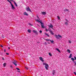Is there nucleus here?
Wrapping results in <instances>:
<instances>
[{"mask_svg": "<svg viewBox=\"0 0 76 76\" xmlns=\"http://www.w3.org/2000/svg\"><path fill=\"white\" fill-rule=\"evenodd\" d=\"M43 65H44V66H45V68L46 70H48V68L49 67V66H48V65L46 63H45L44 62L43 63Z\"/></svg>", "mask_w": 76, "mask_h": 76, "instance_id": "obj_1", "label": "nucleus"}, {"mask_svg": "<svg viewBox=\"0 0 76 76\" xmlns=\"http://www.w3.org/2000/svg\"><path fill=\"white\" fill-rule=\"evenodd\" d=\"M36 21H37V22H39L41 24V26H42V28H44V23H42V22H41V21H39L38 19H36Z\"/></svg>", "mask_w": 76, "mask_h": 76, "instance_id": "obj_2", "label": "nucleus"}, {"mask_svg": "<svg viewBox=\"0 0 76 76\" xmlns=\"http://www.w3.org/2000/svg\"><path fill=\"white\" fill-rule=\"evenodd\" d=\"M26 11H27V12H32V11H31V9H30L29 7H26Z\"/></svg>", "mask_w": 76, "mask_h": 76, "instance_id": "obj_3", "label": "nucleus"}, {"mask_svg": "<svg viewBox=\"0 0 76 76\" xmlns=\"http://www.w3.org/2000/svg\"><path fill=\"white\" fill-rule=\"evenodd\" d=\"M9 2L10 3L11 5V9H15V8L13 5L12 4V2L10 1V2Z\"/></svg>", "mask_w": 76, "mask_h": 76, "instance_id": "obj_4", "label": "nucleus"}, {"mask_svg": "<svg viewBox=\"0 0 76 76\" xmlns=\"http://www.w3.org/2000/svg\"><path fill=\"white\" fill-rule=\"evenodd\" d=\"M12 63L14 64H15V66H17V64H16L17 63V61H14L12 62Z\"/></svg>", "mask_w": 76, "mask_h": 76, "instance_id": "obj_5", "label": "nucleus"}, {"mask_svg": "<svg viewBox=\"0 0 76 76\" xmlns=\"http://www.w3.org/2000/svg\"><path fill=\"white\" fill-rule=\"evenodd\" d=\"M65 19L66 21L65 22V25H69V23H69V21L66 19L65 18Z\"/></svg>", "mask_w": 76, "mask_h": 76, "instance_id": "obj_6", "label": "nucleus"}, {"mask_svg": "<svg viewBox=\"0 0 76 76\" xmlns=\"http://www.w3.org/2000/svg\"><path fill=\"white\" fill-rule=\"evenodd\" d=\"M49 31V32H50V34H51V35H54V33H53V31H51V29H48Z\"/></svg>", "mask_w": 76, "mask_h": 76, "instance_id": "obj_7", "label": "nucleus"}, {"mask_svg": "<svg viewBox=\"0 0 76 76\" xmlns=\"http://www.w3.org/2000/svg\"><path fill=\"white\" fill-rule=\"evenodd\" d=\"M55 73H56V71L55 70H53L52 71V74L53 75V76H54V75H55Z\"/></svg>", "mask_w": 76, "mask_h": 76, "instance_id": "obj_8", "label": "nucleus"}, {"mask_svg": "<svg viewBox=\"0 0 76 76\" xmlns=\"http://www.w3.org/2000/svg\"><path fill=\"white\" fill-rule=\"evenodd\" d=\"M39 58L40 60L42 61V62H43V61H44L42 59V57H40Z\"/></svg>", "mask_w": 76, "mask_h": 76, "instance_id": "obj_9", "label": "nucleus"}, {"mask_svg": "<svg viewBox=\"0 0 76 76\" xmlns=\"http://www.w3.org/2000/svg\"><path fill=\"white\" fill-rule=\"evenodd\" d=\"M33 32H34V33H35L36 34H38V32L37 31L35 30H33Z\"/></svg>", "mask_w": 76, "mask_h": 76, "instance_id": "obj_10", "label": "nucleus"}, {"mask_svg": "<svg viewBox=\"0 0 76 76\" xmlns=\"http://www.w3.org/2000/svg\"><path fill=\"white\" fill-rule=\"evenodd\" d=\"M23 15H26V16H28V14L26 13V12H24L23 13Z\"/></svg>", "mask_w": 76, "mask_h": 76, "instance_id": "obj_11", "label": "nucleus"}, {"mask_svg": "<svg viewBox=\"0 0 76 76\" xmlns=\"http://www.w3.org/2000/svg\"><path fill=\"white\" fill-rule=\"evenodd\" d=\"M42 13L43 15H46V12H42Z\"/></svg>", "mask_w": 76, "mask_h": 76, "instance_id": "obj_12", "label": "nucleus"}, {"mask_svg": "<svg viewBox=\"0 0 76 76\" xmlns=\"http://www.w3.org/2000/svg\"><path fill=\"white\" fill-rule=\"evenodd\" d=\"M49 28H53V26L52 24H51L49 26Z\"/></svg>", "mask_w": 76, "mask_h": 76, "instance_id": "obj_13", "label": "nucleus"}, {"mask_svg": "<svg viewBox=\"0 0 76 76\" xmlns=\"http://www.w3.org/2000/svg\"><path fill=\"white\" fill-rule=\"evenodd\" d=\"M55 37L57 39H59V37H58V35H55Z\"/></svg>", "mask_w": 76, "mask_h": 76, "instance_id": "obj_14", "label": "nucleus"}, {"mask_svg": "<svg viewBox=\"0 0 76 76\" xmlns=\"http://www.w3.org/2000/svg\"><path fill=\"white\" fill-rule=\"evenodd\" d=\"M67 51L69 53H70V52H71V51L69 49H67Z\"/></svg>", "mask_w": 76, "mask_h": 76, "instance_id": "obj_15", "label": "nucleus"}, {"mask_svg": "<svg viewBox=\"0 0 76 76\" xmlns=\"http://www.w3.org/2000/svg\"><path fill=\"white\" fill-rule=\"evenodd\" d=\"M14 3L15 6H16V7H18V5L17 4H16V3L15 1L14 2Z\"/></svg>", "mask_w": 76, "mask_h": 76, "instance_id": "obj_16", "label": "nucleus"}, {"mask_svg": "<svg viewBox=\"0 0 76 76\" xmlns=\"http://www.w3.org/2000/svg\"><path fill=\"white\" fill-rule=\"evenodd\" d=\"M64 11L65 12H68V11L69 12V10L67 9H66L64 10Z\"/></svg>", "mask_w": 76, "mask_h": 76, "instance_id": "obj_17", "label": "nucleus"}, {"mask_svg": "<svg viewBox=\"0 0 76 76\" xmlns=\"http://www.w3.org/2000/svg\"><path fill=\"white\" fill-rule=\"evenodd\" d=\"M72 53H71L70 54L69 58H72Z\"/></svg>", "mask_w": 76, "mask_h": 76, "instance_id": "obj_18", "label": "nucleus"}, {"mask_svg": "<svg viewBox=\"0 0 76 76\" xmlns=\"http://www.w3.org/2000/svg\"><path fill=\"white\" fill-rule=\"evenodd\" d=\"M45 35H47V37H50V36H49V35L48 34H47V33H45Z\"/></svg>", "mask_w": 76, "mask_h": 76, "instance_id": "obj_19", "label": "nucleus"}, {"mask_svg": "<svg viewBox=\"0 0 76 76\" xmlns=\"http://www.w3.org/2000/svg\"><path fill=\"white\" fill-rule=\"evenodd\" d=\"M27 31L29 32V33H31V30L29 29Z\"/></svg>", "mask_w": 76, "mask_h": 76, "instance_id": "obj_20", "label": "nucleus"}, {"mask_svg": "<svg viewBox=\"0 0 76 76\" xmlns=\"http://www.w3.org/2000/svg\"><path fill=\"white\" fill-rule=\"evenodd\" d=\"M6 66V63H4L3 64V66H4V67H5V66Z\"/></svg>", "mask_w": 76, "mask_h": 76, "instance_id": "obj_21", "label": "nucleus"}, {"mask_svg": "<svg viewBox=\"0 0 76 76\" xmlns=\"http://www.w3.org/2000/svg\"><path fill=\"white\" fill-rule=\"evenodd\" d=\"M56 50H57V51H58L60 53V50H59V49L58 48H56Z\"/></svg>", "mask_w": 76, "mask_h": 76, "instance_id": "obj_22", "label": "nucleus"}, {"mask_svg": "<svg viewBox=\"0 0 76 76\" xmlns=\"http://www.w3.org/2000/svg\"><path fill=\"white\" fill-rule=\"evenodd\" d=\"M58 37L59 38H62V36H61V35H60V34H58Z\"/></svg>", "mask_w": 76, "mask_h": 76, "instance_id": "obj_23", "label": "nucleus"}, {"mask_svg": "<svg viewBox=\"0 0 76 76\" xmlns=\"http://www.w3.org/2000/svg\"><path fill=\"white\" fill-rule=\"evenodd\" d=\"M49 55L50 56H52V55L51 54V53H49Z\"/></svg>", "mask_w": 76, "mask_h": 76, "instance_id": "obj_24", "label": "nucleus"}, {"mask_svg": "<svg viewBox=\"0 0 76 76\" xmlns=\"http://www.w3.org/2000/svg\"><path fill=\"white\" fill-rule=\"evenodd\" d=\"M71 59L72 61H75V59H74L73 58H72Z\"/></svg>", "mask_w": 76, "mask_h": 76, "instance_id": "obj_25", "label": "nucleus"}, {"mask_svg": "<svg viewBox=\"0 0 76 76\" xmlns=\"http://www.w3.org/2000/svg\"><path fill=\"white\" fill-rule=\"evenodd\" d=\"M57 18H58V20H60V18L59 16H57Z\"/></svg>", "mask_w": 76, "mask_h": 76, "instance_id": "obj_26", "label": "nucleus"}, {"mask_svg": "<svg viewBox=\"0 0 76 76\" xmlns=\"http://www.w3.org/2000/svg\"><path fill=\"white\" fill-rule=\"evenodd\" d=\"M50 41L51 42V43H53L54 42V41L53 40L51 41V40H50Z\"/></svg>", "mask_w": 76, "mask_h": 76, "instance_id": "obj_27", "label": "nucleus"}, {"mask_svg": "<svg viewBox=\"0 0 76 76\" xmlns=\"http://www.w3.org/2000/svg\"><path fill=\"white\" fill-rule=\"evenodd\" d=\"M45 40H46V41H50V39H45Z\"/></svg>", "mask_w": 76, "mask_h": 76, "instance_id": "obj_28", "label": "nucleus"}, {"mask_svg": "<svg viewBox=\"0 0 76 76\" xmlns=\"http://www.w3.org/2000/svg\"><path fill=\"white\" fill-rule=\"evenodd\" d=\"M28 25H29L31 26H33V24H31V23H28Z\"/></svg>", "mask_w": 76, "mask_h": 76, "instance_id": "obj_29", "label": "nucleus"}, {"mask_svg": "<svg viewBox=\"0 0 76 76\" xmlns=\"http://www.w3.org/2000/svg\"><path fill=\"white\" fill-rule=\"evenodd\" d=\"M16 69L17 70H20V69L18 68H16Z\"/></svg>", "mask_w": 76, "mask_h": 76, "instance_id": "obj_30", "label": "nucleus"}, {"mask_svg": "<svg viewBox=\"0 0 76 76\" xmlns=\"http://www.w3.org/2000/svg\"><path fill=\"white\" fill-rule=\"evenodd\" d=\"M68 42H69V43H71V41H70V40H69Z\"/></svg>", "mask_w": 76, "mask_h": 76, "instance_id": "obj_31", "label": "nucleus"}, {"mask_svg": "<svg viewBox=\"0 0 76 76\" xmlns=\"http://www.w3.org/2000/svg\"><path fill=\"white\" fill-rule=\"evenodd\" d=\"M37 18L39 20H40V18H39V17H38V16H37Z\"/></svg>", "mask_w": 76, "mask_h": 76, "instance_id": "obj_32", "label": "nucleus"}, {"mask_svg": "<svg viewBox=\"0 0 76 76\" xmlns=\"http://www.w3.org/2000/svg\"><path fill=\"white\" fill-rule=\"evenodd\" d=\"M39 32H40V33L41 34V33H42V31H41V30L39 31Z\"/></svg>", "mask_w": 76, "mask_h": 76, "instance_id": "obj_33", "label": "nucleus"}, {"mask_svg": "<svg viewBox=\"0 0 76 76\" xmlns=\"http://www.w3.org/2000/svg\"><path fill=\"white\" fill-rule=\"evenodd\" d=\"M74 73L75 75H76V72H74Z\"/></svg>", "mask_w": 76, "mask_h": 76, "instance_id": "obj_34", "label": "nucleus"}, {"mask_svg": "<svg viewBox=\"0 0 76 76\" xmlns=\"http://www.w3.org/2000/svg\"><path fill=\"white\" fill-rule=\"evenodd\" d=\"M74 63H75V64H74L75 65H76V63L75 62V61H74Z\"/></svg>", "mask_w": 76, "mask_h": 76, "instance_id": "obj_35", "label": "nucleus"}, {"mask_svg": "<svg viewBox=\"0 0 76 76\" xmlns=\"http://www.w3.org/2000/svg\"><path fill=\"white\" fill-rule=\"evenodd\" d=\"M10 67H11V68H12V69H13V66H12L11 65Z\"/></svg>", "mask_w": 76, "mask_h": 76, "instance_id": "obj_36", "label": "nucleus"}, {"mask_svg": "<svg viewBox=\"0 0 76 76\" xmlns=\"http://www.w3.org/2000/svg\"><path fill=\"white\" fill-rule=\"evenodd\" d=\"M44 44L47 45V42H45V43H44Z\"/></svg>", "mask_w": 76, "mask_h": 76, "instance_id": "obj_37", "label": "nucleus"}, {"mask_svg": "<svg viewBox=\"0 0 76 76\" xmlns=\"http://www.w3.org/2000/svg\"><path fill=\"white\" fill-rule=\"evenodd\" d=\"M74 59L75 60H76V57H75V56H74Z\"/></svg>", "mask_w": 76, "mask_h": 76, "instance_id": "obj_38", "label": "nucleus"}, {"mask_svg": "<svg viewBox=\"0 0 76 76\" xmlns=\"http://www.w3.org/2000/svg\"><path fill=\"white\" fill-rule=\"evenodd\" d=\"M6 54H7V55H9V53H6Z\"/></svg>", "mask_w": 76, "mask_h": 76, "instance_id": "obj_39", "label": "nucleus"}, {"mask_svg": "<svg viewBox=\"0 0 76 76\" xmlns=\"http://www.w3.org/2000/svg\"><path fill=\"white\" fill-rule=\"evenodd\" d=\"M26 70H28V68L27 67H26Z\"/></svg>", "mask_w": 76, "mask_h": 76, "instance_id": "obj_40", "label": "nucleus"}, {"mask_svg": "<svg viewBox=\"0 0 76 76\" xmlns=\"http://www.w3.org/2000/svg\"><path fill=\"white\" fill-rule=\"evenodd\" d=\"M1 47H2V48L3 47V46H2V45H1Z\"/></svg>", "mask_w": 76, "mask_h": 76, "instance_id": "obj_41", "label": "nucleus"}, {"mask_svg": "<svg viewBox=\"0 0 76 76\" xmlns=\"http://www.w3.org/2000/svg\"><path fill=\"white\" fill-rule=\"evenodd\" d=\"M4 52H6V50H5V49H4Z\"/></svg>", "mask_w": 76, "mask_h": 76, "instance_id": "obj_42", "label": "nucleus"}, {"mask_svg": "<svg viewBox=\"0 0 76 76\" xmlns=\"http://www.w3.org/2000/svg\"><path fill=\"white\" fill-rule=\"evenodd\" d=\"M2 60H4V58H2Z\"/></svg>", "mask_w": 76, "mask_h": 76, "instance_id": "obj_43", "label": "nucleus"}, {"mask_svg": "<svg viewBox=\"0 0 76 76\" xmlns=\"http://www.w3.org/2000/svg\"><path fill=\"white\" fill-rule=\"evenodd\" d=\"M46 32H47L48 31V30L47 29H46Z\"/></svg>", "mask_w": 76, "mask_h": 76, "instance_id": "obj_44", "label": "nucleus"}, {"mask_svg": "<svg viewBox=\"0 0 76 76\" xmlns=\"http://www.w3.org/2000/svg\"><path fill=\"white\" fill-rule=\"evenodd\" d=\"M7 1H8V2H9L10 1L9 0H7Z\"/></svg>", "mask_w": 76, "mask_h": 76, "instance_id": "obj_45", "label": "nucleus"}, {"mask_svg": "<svg viewBox=\"0 0 76 76\" xmlns=\"http://www.w3.org/2000/svg\"><path fill=\"white\" fill-rule=\"evenodd\" d=\"M18 72H20V71H18Z\"/></svg>", "mask_w": 76, "mask_h": 76, "instance_id": "obj_46", "label": "nucleus"}, {"mask_svg": "<svg viewBox=\"0 0 76 76\" xmlns=\"http://www.w3.org/2000/svg\"><path fill=\"white\" fill-rule=\"evenodd\" d=\"M11 1H13V0H11Z\"/></svg>", "mask_w": 76, "mask_h": 76, "instance_id": "obj_47", "label": "nucleus"}, {"mask_svg": "<svg viewBox=\"0 0 76 76\" xmlns=\"http://www.w3.org/2000/svg\"><path fill=\"white\" fill-rule=\"evenodd\" d=\"M8 49H10V47L8 48Z\"/></svg>", "mask_w": 76, "mask_h": 76, "instance_id": "obj_48", "label": "nucleus"}, {"mask_svg": "<svg viewBox=\"0 0 76 76\" xmlns=\"http://www.w3.org/2000/svg\"><path fill=\"white\" fill-rule=\"evenodd\" d=\"M44 1H45V0H44Z\"/></svg>", "mask_w": 76, "mask_h": 76, "instance_id": "obj_49", "label": "nucleus"}]
</instances>
